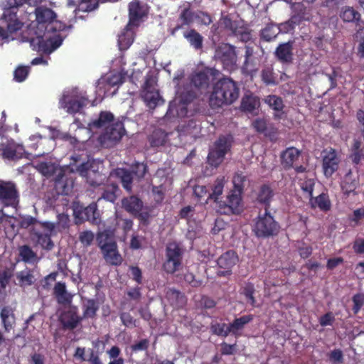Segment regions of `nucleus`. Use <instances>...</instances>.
<instances>
[{
    "label": "nucleus",
    "instance_id": "nucleus-1",
    "mask_svg": "<svg viewBox=\"0 0 364 364\" xmlns=\"http://www.w3.org/2000/svg\"><path fill=\"white\" fill-rule=\"evenodd\" d=\"M36 27L30 25L22 34L23 41L29 42L33 50L50 53L63 43V38L56 32L62 29L56 20L57 14L50 8L37 6L34 11Z\"/></svg>",
    "mask_w": 364,
    "mask_h": 364
},
{
    "label": "nucleus",
    "instance_id": "nucleus-2",
    "mask_svg": "<svg viewBox=\"0 0 364 364\" xmlns=\"http://www.w3.org/2000/svg\"><path fill=\"white\" fill-rule=\"evenodd\" d=\"M240 88L236 82L229 77L219 80L213 87L209 98V105L213 109L230 105L239 97Z\"/></svg>",
    "mask_w": 364,
    "mask_h": 364
},
{
    "label": "nucleus",
    "instance_id": "nucleus-3",
    "mask_svg": "<svg viewBox=\"0 0 364 364\" xmlns=\"http://www.w3.org/2000/svg\"><path fill=\"white\" fill-rule=\"evenodd\" d=\"M280 229V225L271 215L269 210H264V213H259L255 220L252 228L257 237L268 238L277 235Z\"/></svg>",
    "mask_w": 364,
    "mask_h": 364
},
{
    "label": "nucleus",
    "instance_id": "nucleus-4",
    "mask_svg": "<svg viewBox=\"0 0 364 364\" xmlns=\"http://www.w3.org/2000/svg\"><path fill=\"white\" fill-rule=\"evenodd\" d=\"M233 138L231 135H221L215 141L208 155V163L217 168L223 161L225 155L230 151Z\"/></svg>",
    "mask_w": 364,
    "mask_h": 364
},
{
    "label": "nucleus",
    "instance_id": "nucleus-5",
    "mask_svg": "<svg viewBox=\"0 0 364 364\" xmlns=\"http://www.w3.org/2000/svg\"><path fill=\"white\" fill-rule=\"evenodd\" d=\"M155 85L156 81L152 77H146L141 92V97L144 102L151 109H155L156 106L164 102Z\"/></svg>",
    "mask_w": 364,
    "mask_h": 364
},
{
    "label": "nucleus",
    "instance_id": "nucleus-6",
    "mask_svg": "<svg viewBox=\"0 0 364 364\" xmlns=\"http://www.w3.org/2000/svg\"><path fill=\"white\" fill-rule=\"evenodd\" d=\"M216 57L223 65L224 70L229 72L237 68L235 48L230 44L220 46L216 50Z\"/></svg>",
    "mask_w": 364,
    "mask_h": 364
},
{
    "label": "nucleus",
    "instance_id": "nucleus-7",
    "mask_svg": "<svg viewBox=\"0 0 364 364\" xmlns=\"http://www.w3.org/2000/svg\"><path fill=\"white\" fill-rule=\"evenodd\" d=\"M128 27H139L140 22L149 13V6L139 0H134L129 3Z\"/></svg>",
    "mask_w": 364,
    "mask_h": 364
},
{
    "label": "nucleus",
    "instance_id": "nucleus-8",
    "mask_svg": "<svg viewBox=\"0 0 364 364\" xmlns=\"http://www.w3.org/2000/svg\"><path fill=\"white\" fill-rule=\"evenodd\" d=\"M181 77L182 74L178 75L173 78V82L178 87L176 91V96L169 102L168 108L166 113V118L171 122L179 119L182 114V91L179 87V81Z\"/></svg>",
    "mask_w": 364,
    "mask_h": 364
},
{
    "label": "nucleus",
    "instance_id": "nucleus-9",
    "mask_svg": "<svg viewBox=\"0 0 364 364\" xmlns=\"http://www.w3.org/2000/svg\"><path fill=\"white\" fill-rule=\"evenodd\" d=\"M239 261V257L235 250H228L222 254L217 260V264L220 269L217 274L219 277H227L232 274V268Z\"/></svg>",
    "mask_w": 364,
    "mask_h": 364
},
{
    "label": "nucleus",
    "instance_id": "nucleus-10",
    "mask_svg": "<svg viewBox=\"0 0 364 364\" xmlns=\"http://www.w3.org/2000/svg\"><path fill=\"white\" fill-rule=\"evenodd\" d=\"M181 251L179 246L173 242L169 243L166 247L167 259L164 262V269L170 274L174 273L181 265Z\"/></svg>",
    "mask_w": 364,
    "mask_h": 364
},
{
    "label": "nucleus",
    "instance_id": "nucleus-11",
    "mask_svg": "<svg viewBox=\"0 0 364 364\" xmlns=\"http://www.w3.org/2000/svg\"><path fill=\"white\" fill-rule=\"evenodd\" d=\"M74 214L76 218L81 221H88L93 225L100 223V214L95 202L91 203L87 207L76 208L74 210Z\"/></svg>",
    "mask_w": 364,
    "mask_h": 364
},
{
    "label": "nucleus",
    "instance_id": "nucleus-12",
    "mask_svg": "<svg viewBox=\"0 0 364 364\" xmlns=\"http://www.w3.org/2000/svg\"><path fill=\"white\" fill-rule=\"evenodd\" d=\"M220 75V72L210 68H205L203 70L193 74L191 78V84L197 88H207L210 80H215Z\"/></svg>",
    "mask_w": 364,
    "mask_h": 364
},
{
    "label": "nucleus",
    "instance_id": "nucleus-13",
    "mask_svg": "<svg viewBox=\"0 0 364 364\" xmlns=\"http://www.w3.org/2000/svg\"><path fill=\"white\" fill-rule=\"evenodd\" d=\"M3 16L7 23V25L6 28L0 26V38L1 40H6L12 34L20 31L23 26V23L18 18L17 14L16 13H8V11H4Z\"/></svg>",
    "mask_w": 364,
    "mask_h": 364
},
{
    "label": "nucleus",
    "instance_id": "nucleus-14",
    "mask_svg": "<svg viewBox=\"0 0 364 364\" xmlns=\"http://www.w3.org/2000/svg\"><path fill=\"white\" fill-rule=\"evenodd\" d=\"M322 168L324 176L331 178L338 169L340 159L334 149L323 151Z\"/></svg>",
    "mask_w": 364,
    "mask_h": 364
},
{
    "label": "nucleus",
    "instance_id": "nucleus-15",
    "mask_svg": "<svg viewBox=\"0 0 364 364\" xmlns=\"http://www.w3.org/2000/svg\"><path fill=\"white\" fill-rule=\"evenodd\" d=\"M18 194L16 186L11 182H0V201L6 206L18 203Z\"/></svg>",
    "mask_w": 364,
    "mask_h": 364
},
{
    "label": "nucleus",
    "instance_id": "nucleus-16",
    "mask_svg": "<svg viewBox=\"0 0 364 364\" xmlns=\"http://www.w3.org/2000/svg\"><path fill=\"white\" fill-rule=\"evenodd\" d=\"M88 102V98L78 95L69 98L68 96L64 95L60 100L62 107L66 108L67 112L70 114L79 112Z\"/></svg>",
    "mask_w": 364,
    "mask_h": 364
},
{
    "label": "nucleus",
    "instance_id": "nucleus-17",
    "mask_svg": "<svg viewBox=\"0 0 364 364\" xmlns=\"http://www.w3.org/2000/svg\"><path fill=\"white\" fill-rule=\"evenodd\" d=\"M301 151L294 146H290L282 151L280 154L281 164L285 170L294 168V164L298 161Z\"/></svg>",
    "mask_w": 364,
    "mask_h": 364
},
{
    "label": "nucleus",
    "instance_id": "nucleus-18",
    "mask_svg": "<svg viewBox=\"0 0 364 364\" xmlns=\"http://www.w3.org/2000/svg\"><path fill=\"white\" fill-rule=\"evenodd\" d=\"M1 151L4 159L12 161L22 159L25 153L24 147L14 141L3 145Z\"/></svg>",
    "mask_w": 364,
    "mask_h": 364
},
{
    "label": "nucleus",
    "instance_id": "nucleus-19",
    "mask_svg": "<svg viewBox=\"0 0 364 364\" xmlns=\"http://www.w3.org/2000/svg\"><path fill=\"white\" fill-rule=\"evenodd\" d=\"M101 252L107 264L112 266H119L122 263L123 259L118 251L116 242H113L107 247L104 245L103 250Z\"/></svg>",
    "mask_w": 364,
    "mask_h": 364
},
{
    "label": "nucleus",
    "instance_id": "nucleus-20",
    "mask_svg": "<svg viewBox=\"0 0 364 364\" xmlns=\"http://www.w3.org/2000/svg\"><path fill=\"white\" fill-rule=\"evenodd\" d=\"M74 180L60 172L55 180V189L58 194L68 196L73 191Z\"/></svg>",
    "mask_w": 364,
    "mask_h": 364
},
{
    "label": "nucleus",
    "instance_id": "nucleus-21",
    "mask_svg": "<svg viewBox=\"0 0 364 364\" xmlns=\"http://www.w3.org/2000/svg\"><path fill=\"white\" fill-rule=\"evenodd\" d=\"M82 321V318L77 314V311L72 310L62 313L59 318V321L64 330H74Z\"/></svg>",
    "mask_w": 364,
    "mask_h": 364
},
{
    "label": "nucleus",
    "instance_id": "nucleus-22",
    "mask_svg": "<svg viewBox=\"0 0 364 364\" xmlns=\"http://www.w3.org/2000/svg\"><path fill=\"white\" fill-rule=\"evenodd\" d=\"M274 55L282 63H291L293 60V42L280 43L277 47Z\"/></svg>",
    "mask_w": 364,
    "mask_h": 364
},
{
    "label": "nucleus",
    "instance_id": "nucleus-23",
    "mask_svg": "<svg viewBox=\"0 0 364 364\" xmlns=\"http://www.w3.org/2000/svg\"><path fill=\"white\" fill-rule=\"evenodd\" d=\"M53 294L59 304L66 305L71 303L73 296L67 290V287L65 282H56L53 287Z\"/></svg>",
    "mask_w": 364,
    "mask_h": 364
},
{
    "label": "nucleus",
    "instance_id": "nucleus-24",
    "mask_svg": "<svg viewBox=\"0 0 364 364\" xmlns=\"http://www.w3.org/2000/svg\"><path fill=\"white\" fill-rule=\"evenodd\" d=\"M264 102L271 109L275 111L274 114V119H281L285 117V113L283 110L284 104L281 97L275 95H269L266 97Z\"/></svg>",
    "mask_w": 364,
    "mask_h": 364
},
{
    "label": "nucleus",
    "instance_id": "nucleus-25",
    "mask_svg": "<svg viewBox=\"0 0 364 364\" xmlns=\"http://www.w3.org/2000/svg\"><path fill=\"white\" fill-rule=\"evenodd\" d=\"M124 128L122 122L117 121L105 129L102 137L105 140L119 141L124 135Z\"/></svg>",
    "mask_w": 364,
    "mask_h": 364
},
{
    "label": "nucleus",
    "instance_id": "nucleus-26",
    "mask_svg": "<svg viewBox=\"0 0 364 364\" xmlns=\"http://www.w3.org/2000/svg\"><path fill=\"white\" fill-rule=\"evenodd\" d=\"M122 208L133 215H136L143 208L142 200L136 196L125 197L122 200Z\"/></svg>",
    "mask_w": 364,
    "mask_h": 364
},
{
    "label": "nucleus",
    "instance_id": "nucleus-27",
    "mask_svg": "<svg viewBox=\"0 0 364 364\" xmlns=\"http://www.w3.org/2000/svg\"><path fill=\"white\" fill-rule=\"evenodd\" d=\"M137 27H128V23L118 36V45L120 50H127L133 43Z\"/></svg>",
    "mask_w": 364,
    "mask_h": 364
},
{
    "label": "nucleus",
    "instance_id": "nucleus-28",
    "mask_svg": "<svg viewBox=\"0 0 364 364\" xmlns=\"http://www.w3.org/2000/svg\"><path fill=\"white\" fill-rule=\"evenodd\" d=\"M274 196V191L272 188L267 184H263L259 188L256 200L258 203L264 205V210H268L270 208L271 201Z\"/></svg>",
    "mask_w": 364,
    "mask_h": 364
},
{
    "label": "nucleus",
    "instance_id": "nucleus-29",
    "mask_svg": "<svg viewBox=\"0 0 364 364\" xmlns=\"http://www.w3.org/2000/svg\"><path fill=\"white\" fill-rule=\"evenodd\" d=\"M115 176L119 180L123 188L128 192L131 193L132 190L133 177L132 173L124 168H118L114 170Z\"/></svg>",
    "mask_w": 364,
    "mask_h": 364
},
{
    "label": "nucleus",
    "instance_id": "nucleus-30",
    "mask_svg": "<svg viewBox=\"0 0 364 364\" xmlns=\"http://www.w3.org/2000/svg\"><path fill=\"white\" fill-rule=\"evenodd\" d=\"M310 203L312 208H318L323 212H328L331 208V202L328 193H322L318 196L310 199Z\"/></svg>",
    "mask_w": 364,
    "mask_h": 364
},
{
    "label": "nucleus",
    "instance_id": "nucleus-31",
    "mask_svg": "<svg viewBox=\"0 0 364 364\" xmlns=\"http://www.w3.org/2000/svg\"><path fill=\"white\" fill-rule=\"evenodd\" d=\"M349 159L355 165H358L364 159V144L360 140H354L350 148Z\"/></svg>",
    "mask_w": 364,
    "mask_h": 364
},
{
    "label": "nucleus",
    "instance_id": "nucleus-32",
    "mask_svg": "<svg viewBox=\"0 0 364 364\" xmlns=\"http://www.w3.org/2000/svg\"><path fill=\"white\" fill-rule=\"evenodd\" d=\"M168 134L161 129H155L149 136L148 139L151 147L165 145L168 141Z\"/></svg>",
    "mask_w": 364,
    "mask_h": 364
},
{
    "label": "nucleus",
    "instance_id": "nucleus-33",
    "mask_svg": "<svg viewBox=\"0 0 364 364\" xmlns=\"http://www.w3.org/2000/svg\"><path fill=\"white\" fill-rule=\"evenodd\" d=\"M280 33L281 30L277 24L269 23L260 31V39L265 42H270L274 40Z\"/></svg>",
    "mask_w": 364,
    "mask_h": 364
},
{
    "label": "nucleus",
    "instance_id": "nucleus-34",
    "mask_svg": "<svg viewBox=\"0 0 364 364\" xmlns=\"http://www.w3.org/2000/svg\"><path fill=\"white\" fill-rule=\"evenodd\" d=\"M92 167V163H90L89 161L87 162H83L76 168V171L82 176L87 178V182L93 187H97L101 185V181L100 180H93L90 178V169Z\"/></svg>",
    "mask_w": 364,
    "mask_h": 364
},
{
    "label": "nucleus",
    "instance_id": "nucleus-35",
    "mask_svg": "<svg viewBox=\"0 0 364 364\" xmlns=\"http://www.w3.org/2000/svg\"><path fill=\"white\" fill-rule=\"evenodd\" d=\"M200 19L201 23L204 25H209L212 22V18L210 15L200 11L194 15L189 9H183V24H188L193 21V17Z\"/></svg>",
    "mask_w": 364,
    "mask_h": 364
},
{
    "label": "nucleus",
    "instance_id": "nucleus-36",
    "mask_svg": "<svg viewBox=\"0 0 364 364\" xmlns=\"http://www.w3.org/2000/svg\"><path fill=\"white\" fill-rule=\"evenodd\" d=\"M358 186V181L352 178L351 171H350L344 176V179L341 183V190L343 193L348 197L350 193L355 194V191Z\"/></svg>",
    "mask_w": 364,
    "mask_h": 364
},
{
    "label": "nucleus",
    "instance_id": "nucleus-37",
    "mask_svg": "<svg viewBox=\"0 0 364 364\" xmlns=\"http://www.w3.org/2000/svg\"><path fill=\"white\" fill-rule=\"evenodd\" d=\"M254 318L252 314L245 315L240 318H236L229 324L232 335H238V331L244 328L245 326L251 322Z\"/></svg>",
    "mask_w": 364,
    "mask_h": 364
},
{
    "label": "nucleus",
    "instance_id": "nucleus-38",
    "mask_svg": "<svg viewBox=\"0 0 364 364\" xmlns=\"http://www.w3.org/2000/svg\"><path fill=\"white\" fill-rule=\"evenodd\" d=\"M183 36L195 50H200L203 48V37L195 29L187 31Z\"/></svg>",
    "mask_w": 364,
    "mask_h": 364
},
{
    "label": "nucleus",
    "instance_id": "nucleus-39",
    "mask_svg": "<svg viewBox=\"0 0 364 364\" xmlns=\"http://www.w3.org/2000/svg\"><path fill=\"white\" fill-rule=\"evenodd\" d=\"M99 310V304L97 300L94 299H89L82 306V316L83 318H95L97 316V312Z\"/></svg>",
    "mask_w": 364,
    "mask_h": 364
},
{
    "label": "nucleus",
    "instance_id": "nucleus-40",
    "mask_svg": "<svg viewBox=\"0 0 364 364\" xmlns=\"http://www.w3.org/2000/svg\"><path fill=\"white\" fill-rule=\"evenodd\" d=\"M114 115L110 112L102 111L100 113L99 117L92 121L91 125L95 128H103L107 129V127L110 126L111 123H114Z\"/></svg>",
    "mask_w": 364,
    "mask_h": 364
},
{
    "label": "nucleus",
    "instance_id": "nucleus-41",
    "mask_svg": "<svg viewBox=\"0 0 364 364\" xmlns=\"http://www.w3.org/2000/svg\"><path fill=\"white\" fill-rule=\"evenodd\" d=\"M260 77L263 83L267 86L278 84L277 75L274 72V68L272 65L264 66L261 70Z\"/></svg>",
    "mask_w": 364,
    "mask_h": 364
},
{
    "label": "nucleus",
    "instance_id": "nucleus-42",
    "mask_svg": "<svg viewBox=\"0 0 364 364\" xmlns=\"http://www.w3.org/2000/svg\"><path fill=\"white\" fill-rule=\"evenodd\" d=\"M18 252L21 260L26 263L33 264L38 260L37 254L27 245L19 247Z\"/></svg>",
    "mask_w": 364,
    "mask_h": 364
},
{
    "label": "nucleus",
    "instance_id": "nucleus-43",
    "mask_svg": "<svg viewBox=\"0 0 364 364\" xmlns=\"http://www.w3.org/2000/svg\"><path fill=\"white\" fill-rule=\"evenodd\" d=\"M340 17L344 22H358L360 14L353 7L346 6L341 9Z\"/></svg>",
    "mask_w": 364,
    "mask_h": 364
},
{
    "label": "nucleus",
    "instance_id": "nucleus-44",
    "mask_svg": "<svg viewBox=\"0 0 364 364\" xmlns=\"http://www.w3.org/2000/svg\"><path fill=\"white\" fill-rule=\"evenodd\" d=\"M241 193L237 192V191H232L230 194L228 196L227 198V206L230 208V210L235 213H238L240 210V205H241Z\"/></svg>",
    "mask_w": 364,
    "mask_h": 364
},
{
    "label": "nucleus",
    "instance_id": "nucleus-45",
    "mask_svg": "<svg viewBox=\"0 0 364 364\" xmlns=\"http://www.w3.org/2000/svg\"><path fill=\"white\" fill-rule=\"evenodd\" d=\"M225 179L224 176L218 177L215 181V183L211 188L212 192L210 193L208 197L210 198V200H213L215 202H217L219 196L223 193L224 186L225 183Z\"/></svg>",
    "mask_w": 364,
    "mask_h": 364
},
{
    "label": "nucleus",
    "instance_id": "nucleus-46",
    "mask_svg": "<svg viewBox=\"0 0 364 364\" xmlns=\"http://www.w3.org/2000/svg\"><path fill=\"white\" fill-rule=\"evenodd\" d=\"M259 105V100L253 95H245L241 102V107L243 110L252 112Z\"/></svg>",
    "mask_w": 364,
    "mask_h": 364
},
{
    "label": "nucleus",
    "instance_id": "nucleus-47",
    "mask_svg": "<svg viewBox=\"0 0 364 364\" xmlns=\"http://www.w3.org/2000/svg\"><path fill=\"white\" fill-rule=\"evenodd\" d=\"M291 8L294 11H298L297 14H294L289 19L295 27L296 25H299L304 19L306 8L301 3H294L292 4Z\"/></svg>",
    "mask_w": 364,
    "mask_h": 364
},
{
    "label": "nucleus",
    "instance_id": "nucleus-48",
    "mask_svg": "<svg viewBox=\"0 0 364 364\" xmlns=\"http://www.w3.org/2000/svg\"><path fill=\"white\" fill-rule=\"evenodd\" d=\"M119 191L116 183H111L104 189L102 196L98 199L103 198L107 201L114 203L117 199V193Z\"/></svg>",
    "mask_w": 364,
    "mask_h": 364
},
{
    "label": "nucleus",
    "instance_id": "nucleus-49",
    "mask_svg": "<svg viewBox=\"0 0 364 364\" xmlns=\"http://www.w3.org/2000/svg\"><path fill=\"white\" fill-rule=\"evenodd\" d=\"M35 235L37 238V243L47 251L51 250L54 247V243L50 237V234H43L41 232H36Z\"/></svg>",
    "mask_w": 364,
    "mask_h": 364
},
{
    "label": "nucleus",
    "instance_id": "nucleus-50",
    "mask_svg": "<svg viewBox=\"0 0 364 364\" xmlns=\"http://www.w3.org/2000/svg\"><path fill=\"white\" fill-rule=\"evenodd\" d=\"M99 6V0H79L75 11L90 12Z\"/></svg>",
    "mask_w": 364,
    "mask_h": 364
},
{
    "label": "nucleus",
    "instance_id": "nucleus-51",
    "mask_svg": "<svg viewBox=\"0 0 364 364\" xmlns=\"http://www.w3.org/2000/svg\"><path fill=\"white\" fill-rule=\"evenodd\" d=\"M16 278L21 286H31L34 283V276L31 270H23L17 273Z\"/></svg>",
    "mask_w": 364,
    "mask_h": 364
},
{
    "label": "nucleus",
    "instance_id": "nucleus-52",
    "mask_svg": "<svg viewBox=\"0 0 364 364\" xmlns=\"http://www.w3.org/2000/svg\"><path fill=\"white\" fill-rule=\"evenodd\" d=\"M193 193L200 203H207L210 198L208 197L210 192L205 186H195Z\"/></svg>",
    "mask_w": 364,
    "mask_h": 364
},
{
    "label": "nucleus",
    "instance_id": "nucleus-53",
    "mask_svg": "<svg viewBox=\"0 0 364 364\" xmlns=\"http://www.w3.org/2000/svg\"><path fill=\"white\" fill-rule=\"evenodd\" d=\"M13 316V311L10 306H4L0 312V317L4 323V326L6 331H9L12 328L11 318Z\"/></svg>",
    "mask_w": 364,
    "mask_h": 364
},
{
    "label": "nucleus",
    "instance_id": "nucleus-54",
    "mask_svg": "<svg viewBox=\"0 0 364 364\" xmlns=\"http://www.w3.org/2000/svg\"><path fill=\"white\" fill-rule=\"evenodd\" d=\"M216 304L217 301L207 295L201 296L200 299L198 301V308L205 311L213 310L216 306Z\"/></svg>",
    "mask_w": 364,
    "mask_h": 364
},
{
    "label": "nucleus",
    "instance_id": "nucleus-55",
    "mask_svg": "<svg viewBox=\"0 0 364 364\" xmlns=\"http://www.w3.org/2000/svg\"><path fill=\"white\" fill-rule=\"evenodd\" d=\"M210 329L213 334L219 336L227 337L230 333H231L229 325H227L225 323H216L215 324H212Z\"/></svg>",
    "mask_w": 364,
    "mask_h": 364
},
{
    "label": "nucleus",
    "instance_id": "nucleus-56",
    "mask_svg": "<svg viewBox=\"0 0 364 364\" xmlns=\"http://www.w3.org/2000/svg\"><path fill=\"white\" fill-rule=\"evenodd\" d=\"M255 292L254 284L247 283L242 289V294L245 296L246 299L250 302V305L253 307L256 306V299L254 296Z\"/></svg>",
    "mask_w": 364,
    "mask_h": 364
},
{
    "label": "nucleus",
    "instance_id": "nucleus-57",
    "mask_svg": "<svg viewBox=\"0 0 364 364\" xmlns=\"http://www.w3.org/2000/svg\"><path fill=\"white\" fill-rule=\"evenodd\" d=\"M148 171L147 165L144 163L135 162L131 166L132 174L134 175L139 179L144 177L146 173Z\"/></svg>",
    "mask_w": 364,
    "mask_h": 364
},
{
    "label": "nucleus",
    "instance_id": "nucleus-58",
    "mask_svg": "<svg viewBox=\"0 0 364 364\" xmlns=\"http://www.w3.org/2000/svg\"><path fill=\"white\" fill-rule=\"evenodd\" d=\"M70 218L67 214L61 213L57 215V221L55 222L56 232H63L67 230L70 225Z\"/></svg>",
    "mask_w": 364,
    "mask_h": 364
},
{
    "label": "nucleus",
    "instance_id": "nucleus-59",
    "mask_svg": "<svg viewBox=\"0 0 364 364\" xmlns=\"http://www.w3.org/2000/svg\"><path fill=\"white\" fill-rule=\"evenodd\" d=\"M22 5H23V0H4V11L17 14L18 8Z\"/></svg>",
    "mask_w": 364,
    "mask_h": 364
},
{
    "label": "nucleus",
    "instance_id": "nucleus-60",
    "mask_svg": "<svg viewBox=\"0 0 364 364\" xmlns=\"http://www.w3.org/2000/svg\"><path fill=\"white\" fill-rule=\"evenodd\" d=\"M95 235L91 230H85L79 234V241L84 247H89L92 245Z\"/></svg>",
    "mask_w": 364,
    "mask_h": 364
},
{
    "label": "nucleus",
    "instance_id": "nucleus-61",
    "mask_svg": "<svg viewBox=\"0 0 364 364\" xmlns=\"http://www.w3.org/2000/svg\"><path fill=\"white\" fill-rule=\"evenodd\" d=\"M58 275V272H53L46 276L43 279L41 280V285L43 289L50 290L53 285V283L56 281L57 276Z\"/></svg>",
    "mask_w": 364,
    "mask_h": 364
},
{
    "label": "nucleus",
    "instance_id": "nucleus-62",
    "mask_svg": "<svg viewBox=\"0 0 364 364\" xmlns=\"http://www.w3.org/2000/svg\"><path fill=\"white\" fill-rule=\"evenodd\" d=\"M97 242L98 247L102 251L103 250L104 245L107 247L115 241L107 233L100 232L97 235Z\"/></svg>",
    "mask_w": 364,
    "mask_h": 364
},
{
    "label": "nucleus",
    "instance_id": "nucleus-63",
    "mask_svg": "<svg viewBox=\"0 0 364 364\" xmlns=\"http://www.w3.org/2000/svg\"><path fill=\"white\" fill-rule=\"evenodd\" d=\"M29 68L26 66H19L14 71V79L17 82H23L27 77Z\"/></svg>",
    "mask_w": 364,
    "mask_h": 364
},
{
    "label": "nucleus",
    "instance_id": "nucleus-64",
    "mask_svg": "<svg viewBox=\"0 0 364 364\" xmlns=\"http://www.w3.org/2000/svg\"><path fill=\"white\" fill-rule=\"evenodd\" d=\"M237 351V344H228L225 342H223L220 344V353L223 355H234Z\"/></svg>",
    "mask_w": 364,
    "mask_h": 364
}]
</instances>
